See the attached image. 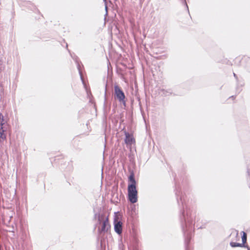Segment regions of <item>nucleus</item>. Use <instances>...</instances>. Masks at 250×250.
Wrapping results in <instances>:
<instances>
[{
  "label": "nucleus",
  "mask_w": 250,
  "mask_h": 250,
  "mask_svg": "<svg viewBox=\"0 0 250 250\" xmlns=\"http://www.w3.org/2000/svg\"><path fill=\"white\" fill-rule=\"evenodd\" d=\"M114 229L115 231L119 234L122 232V223L118 221L117 220L114 221Z\"/></svg>",
  "instance_id": "39448f33"
},
{
  "label": "nucleus",
  "mask_w": 250,
  "mask_h": 250,
  "mask_svg": "<svg viewBox=\"0 0 250 250\" xmlns=\"http://www.w3.org/2000/svg\"><path fill=\"white\" fill-rule=\"evenodd\" d=\"M136 186L137 183L135 181L134 175L132 173L128 177V193H138Z\"/></svg>",
  "instance_id": "f03ea898"
},
{
  "label": "nucleus",
  "mask_w": 250,
  "mask_h": 250,
  "mask_svg": "<svg viewBox=\"0 0 250 250\" xmlns=\"http://www.w3.org/2000/svg\"><path fill=\"white\" fill-rule=\"evenodd\" d=\"M128 198L131 203H135L138 201V193H128Z\"/></svg>",
  "instance_id": "423d86ee"
},
{
  "label": "nucleus",
  "mask_w": 250,
  "mask_h": 250,
  "mask_svg": "<svg viewBox=\"0 0 250 250\" xmlns=\"http://www.w3.org/2000/svg\"><path fill=\"white\" fill-rule=\"evenodd\" d=\"M243 236H242V244L244 246V244L246 243L247 241V234L245 232L243 231Z\"/></svg>",
  "instance_id": "1a4fd4ad"
},
{
  "label": "nucleus",
  "mask_w": 250,
  "mask_h": 250,
  "mask_svg": "<svg viewBox=\"0 0 250 250\" xmlns=\"http://www.w3.org/2000/svg\"><path fill=\"white\" fill-rule=\"evenodd\" d=\"M125 141H133L134 138L132 134L125 132Z\"/></svg>",
  "instance_id": "0eeeda50"
},
{
  "label": "nucleus",
  "mask_w": 250,
  "mask_h": 250,
  "mask_svg": "<svg viewBox=\"0 0 250 250\" xmlns=\"http://www.w3.org/2000/svg\"><path fill=\"white\" fill-rule=\"evenodd\" d=\"M98 230L100 233L107 232L110 228L108 217L101 215L99 217Z\"/></svg>",
  "instance_id": "f257e3e1"
},
{
  "label": "nucleus",
  "mask_w": 250,
  "mask_h": 250,
  "mask_svg": "<svg viewBox=\"0 0 250 250\" xmlns=\"http://www.w3.org/2000/svg\"><path fill=\"white\" fill-rule=\"evenodd\" d=\"M115 98L117 99L120 103L125 104V95L121 88L118 85L114 86Z\"/></svg>",
  "instance_id": "7ed1b4c3"
},
{
  "label": "nucleus",
  "mask_w": 250,
  "mask_h": 250,
  "mask_svg": "<svg viewBox=\"0 0 250 250\" xmlns=\"http://www.w3.org/2000/svg\"><path fill=\"white\" fill-rule=\"evenodd\" d=\"M104 0V1H106V0Z\"/></svg>",
  "instance_id": "9b49d317"
},
{
  "label": "nucleus",
  "mask_w": 250,
  "mask_h": 250,
  "mask_svg": "<svg viewBox=\"0 0 250 250\" xmlns=\"http://www.w3.org/2000/svg\"><path fill=\"white\" fill-rule=\"evenodd\" d=\"M4 127L5 121L3 119V116L0 113V139L4 140L6 138Z\"/></svg>",
  "instance_id": "20e7f679"
},
{
  "label": "nucleus",
  "mask_w": 250,
  "mask_h": 250,
  "mask_svg": "<svg viewBox=\"0 0 250 250\" xmlns=\"http://www.w3.org/2000/svg\"><path fill=\"white\" fill-rule=\"evenodd\" d=\"M230 245L232 247H242L243 246V244L236 242H231Z\"/></svg>",
  "instance_id": "6e6552de"
},
{
  "label": "nucleus",
  "mask_w": 250,
  "mask_h": 250,
  "mask_svg": "<svg viewBox=\"0 0 250 250\" xmlns=\"http://www.w3.org/2000/svg\"><path fill=\"white\" fill-rule=\"evenodd\" d=\"M105 8L106 11L107 12V7L106 4H105Z\"/></svg>",
  "instance_id": "9d476101"
}]
</instances>
